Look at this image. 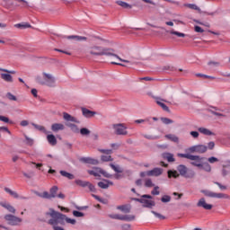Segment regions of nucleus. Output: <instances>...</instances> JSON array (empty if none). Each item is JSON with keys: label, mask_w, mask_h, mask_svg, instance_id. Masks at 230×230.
<instances>
[{"label": "nucleus", "mask_w": 230, "mask_h": 230, "mask_svg": "<svg viewBox=\"0 0 230 230\" xmlns=\"http://www.w3.org/2000/svg\"><path fill=\"white\" fill-rule=\"evenodd\" d=\"M75 184H77L78 186H82L83 188H85V186H87V181H84L82 180H76Z\"/></svg>", "instance_id": "nucleus-47"}, {"label": "nucleus", "mask_w": 230, "mask_h": 230, "mask_svg": "<svg viewBox=\"0 0 230 230\" xmlns=\"http://www.w3.org/2000/svg\"><path fill=\"white\" fill-rule=\"evenodd\" d=\"M23 177H25L26 179H31V177H33V172H22Z\"/></svg>", "instance_id": "nucleus-41"}, {"label": "nucleus", "mask_w": 230, "mask_h": 230, "mask_svg": "<svg viewBox=\"0 0 230 230\" xmlns=\"http://www.w3.org/2000/svg\"><path fill=\"white\" fill-rule=\"evenodd\" d=\"M162 157L164 159H165L166 161H168V163H174L175 162V158L173 157V154L171 153H164L162 155Z\"/></svg>", "instance_id": "nucleus-18"}, {"label": "nucleus", "mask_w": 230, "mask_h": 230, "mask_svg": "<svg viewBox=\"0 0 230 230\" xmlns=\"http://www.w3.org/2000/svg\"><path fill=\"white\" fill-rule=\"evenodd\" d=\"M32 127H34V128H36V130H40L41 132L46 131V128H44V126H40V125L32 123Z\"/></svg>", "instance_id": "nucleus-45"}, {"label": "nucleus", "mask_w": 230, "mask_h": 230, "mask_svg": "<svg viewBox=\"0 0 230 230\" xmlns=\"http://www.w3.org/2000/svg\"><path fill=\"white\" fill-rule=\"evenodd\" d=\"M47 140L49 143V145H51L52 146H55V145H57V137H55V135H48L47 136Z\"/></svg>", "instance_id": "nucleus-21"}, {"label": "nucleus", "mask_w": 230, "mask_h": 230, "mask_svg": "<svg viewBox=\"0 0 230 230\" xmlns=\"http://www.w3.org/2000/svg\"><path fill=\"white\" fill-rule=\"evenodd\" d=\"M153 197L151 195H143L140 199H137L140 204H142L143 208H148L152 209L155 206V201H154Z\"/></svg>", "instance_id": "nucleus-5"}, {"label": "nucleus", "mask_w": 230, "mask_h": 230, "mask_svg": "<svg viewBox=\"0 0 230 230\" xmlns=\"http://www.w3.org/2000/svg\"><path fill=\"white\" fill-rule=\"evenodd\" d=\"M144 186H145V188H154V186H155V183H154V181H152V179L146 178V179L144 181Z\"/></svg>", "instance_id": "nucleus-27"}, {"label": "nucleus", "mask_w": 230, "mask_h": 230, "mask_svg": "<svg viewBox=\"0 0 230 230\" xmlns=\"http://www.w3.org/2000/svg\"><path fill=\"white\" fill-rule=\"evenodd\" d=\"M86 163H88V164H99L98 160L93 158H87Z\"/></svg>", "instance_id": "nucleus-49"}, {"label": "nucleus", "mask_w": 230, "mask_h": 230, "mask_svg": "<svg viewBox=\"0 0 230 230\" xmlns=\"http://www.w3.org/2000/svg\"><path fill=\"white\" fill-rule=\"evenodd\" d=\"M187 8H190V10H197L198 12H200V8L197 6L195 4H185Z\"/></svg>", "instance_id": "nucleus-39"}, {"label": "nucleus", "mask_w": 230, "mask_h": 230, "mask_svg": "<svg viewBox=\"0 0 230 230\" xmlns=\"http://www.w3.org/2000/svg\"><path fill=\"white\" fill-rule=\"evenodd\" d=\"M177 155H178V157H183L184 159H190L191 158V155H190V154H181V153H179Z\"/></svg>", "instance_id": "nucleus-55"}, {"label": "nucleus", "mask_w": 230, "mask_h": 230, "mask_svg": "<svg viewBox=\"0 0 230 230\" xmlns=\"http://www.w3.org/2000/svg\"><path fill=\"white\" fill-rule=\"evenodd\" d=\"M202 157L199 155H191L190 161L192 166H196L197 168H200L204 170V172H208V173L211 172V165L208 163L202 164Z\"/></svg>", "instance_id": "nucleus-3"}, {"label": "nucleus", "mask_w": 230, "mask_h": 230, "mask_svg": "<svg viewBox=\"0 0 230 230\" xmlns=\"http://www.w3.org/2000/svg\"><path fill=\"white\" fill-rule=\"evenodd\" d=\"M4 220L7 222V224H9V226H19L22 223V218L10 214L4 216Z\"/></svg>", "instance_id": "nucleus-8"}, {"label": "nucleus", "mask_w": 230, "mask_h": 230, "mask_svg": "<svg viewBox=\"0 0 230 230\" xmlns=\"http://www.w3.org/2000/svg\"><path fill=\"white\" fill-rule=\"evenodd\" d=\"M63 119L71 123H80V120L67 112H63Z\"/></svg>", "instance_id": "nucleus-12"}, {"label": "nucleus", "mask_w": 230, "mask_h": 230, "mask_svg": "<svg viewBox=\"0 0 230 230\" xmlns=\"http://www.w3.org/2000/svg\"><path fill=\"white\" fill-rule=\"evenodd\" d=\"M90 55H93V57H114V58H117V60H119V62H124V64H130L131 66L136 64L134 58H131L130 59H123L114 53V49L103 47H92L90 49Z\"/></svg>", "instance_id": "nucleus-1"}, {"label": "nucleus", "mask_w": 230, "mask_h": 230, "mask_svg": "<svg viewBox=\"0 0 230 230\" xmlns=\"http://www.w3.org/2000/svg\"><path fill=\"white\" fill-rule=\"evenodd\" d=\"M167 173L169 179H172V177H173V179H177V177H179V172H177V171L169 170Z\"/></svg>", "instance_id": "nucleus-33"}, {"label": "nucleus", "mask_w": 230, "mask_h": 230, "mask_svg": "<svg viewBox=\"0 0 230 230\" xmlns=\"http://www.w3.org/2000/svg\"><path fill=\"white\" fill-rule=\"evenodd\" d=\"M0 71H2V73L0 74L2 80L9 83L13 82V76H12V75H15V71L8 70L6 68H0Z\"/></svg>", "instance_id": "nucleus-7"}, {"label": "nucleus", "mask_w": 230, "mask_h": 230, "mask_svg": "<svg viewBox=\"0 0 230 230\" xmlns=\"http://www.w3.org/2000/svg\"><path fill=\"white\" fill-rule=\"evenodd\" d=\"M86 186L89 188L90 191H96V189L94 188V185L89 183L88 181H87Z\"/></svg>", "instance_id": "nucleus-63"}, {"label": "nucleus", "mask_w": 230, "mask_h": 230, "mask_svg": "<svg viewBox=\"0 0 230 230\" xmlns=\"http://www.w3.org/2000/svg\"><path fill=\"white\" fill-rule=\"evenodd\" d=\"M79 132L81 136H91V130L87 128H82Z\"/></svg>", "instance_id": "nucleus-36"}, {"label": "nucleus", "mask_w": 230, "mask_h": 230, "mask_svg": "<svg viewBox=\"0 0 230 230\" xmlns=\"http://www.w3.org/2000/svg\"><path fill=\"white\" fill-rule=\"evenodd\" d=\"M36 84L47 85V87H57V78L55 75L48 70H43L35 77Z\"/></svg>", "instance_id": "nucleus-2"}, {"label": "nucleus", "mask_w": 230, "mask_h": 230, "mask_svg": "<svg viewBox=\"0 0 230 230\" xmlns=\"http://www.w3.org/2000/svg\"><path fill=\"white\" fill-rule=\"evenodd\" d=\"M111 128L117 136H127L128 131H127V126L123 123L112 124Z\"/></svg>", "instance_id": "nucleus-6"}, {"label": "nucleus", "mask_w": 230, "mask_h": 230, "mask_svg": "<svg viewBox=\"0 0 230 230\" xmlns=\"http://www.w3.org/2000/svg\"><path fill=\"white\" fill-rule=\"evenodd\" d=\"M15 28H31V25H30V23H17L15 24Z\"/></svg>", "instance_id": "nucleus-50"}, {"label": "nucleus", "mask_w": 230, "mask_h": 230, "mask_svg": "<svg viewBox=\"0 0 230 230\" xmlns=\"http://www.w3.org/2000/svg\"><path fill=\"white\" fill-rule=\"evenodd\" d=\"M160 175H163L162 168H154L148 171V177H159Z\"/></svg>", "instance_id": "nucleus-13"}, {"label": "nucleus", "mask_w": 230, "mask_h": 230, "mask_svg": "<svg viewBox=\"0 0 230 230\" xmlns=\"http://www.w3.org/2000/svg\"><path fill=\"white\" fill-rule=\"evenodd\" d=\"M24 137H25L26 145H28L29 146H33L35 140H33V138L28 137L27 135H24Z\"/></svg>", "instance_id": "nucleus-32"}, {"label": "nucleus", "mask_w": 230, "mask_h": 230, "mask_svg": "<svg viewBox=\"0 0 230 230\" xmlns=\"http://www.w3.org/2000/svg\"><path fill=\"white\" fill-rule=\"evenodd\" d=\"M196 148H197V154H206V152H208V146L204 145H197Z\"/></svg>", "instance_id": "nucleus-24"}, {"label": "nucleus", "mask_w": 230, "mask_h": 230, "mask_svg": "<svg viewBox=\"0 0 230 230\" xmlns=\"http://www.w3.org/2000/svg\"><path fill=\"white\" fill-rule=\"evenodd\" d=\"M196 76L200 77V78H210L211 80H215L214 76L207 75H203V74H196Z\"/></svg>", "instance_id": "nucleus-52"}, {"label": "nucleus", "mask_w": 230, "mask_h": 230, "mask_svg": "<svg viewBox=\"0 0 230 230\" xmlns=\"http://www.w3.org/2000/svg\"><path fill=\"white\" fill-rule=\"evenodd\" d=\"M142 136L143 137H145L146 139H149L150 141H155V139H159V137L150 135V134H143Z\"/></svg>", "instance_id": "nucleus-34"}, {"label": "nucleus", "mask_w": 230, "mask_h": 230, "mask_svg": "<svg viewBox=\"0 0 230 230\" xmlns=\"http://www.w3.org/2000/svg\"><path fill=\"white\" fill-rule=\"evenodd\" d=\"M0 121H3L4 123H12L10 122V119H8V117L0 115Z\"/></svg>", "instance_id": "nucleus-56"}, {"label": "nucleus", "mask_w": 230, "mask_h": 230, "mask_svg": "<svg viewBox=\"0 0 230 230\" xmlns=\"http://www.w3.org/2000/svg\"><path fill=\"white\" fill-rule=\"evenodd\" d=\"M111 150H118L119 148V144H111Z\"/></svg>", "instance_id": "nucleus-64"}, {"label": "nucleus", "mask_w": 230, "mask_h": 230, "mask_svg": "<svg viewBox=\"0 0 230 230\" xmlns=\"http://www.w3.org/2000/svg\"><path fill=\"white\" fill-rule=\"evenodd\" d=\"M178 172L180 174H181L183 177H186L187 179H191L195 177V172L191 171L190 172L188 173V168L184 165H179L177 167Z\"/></svg>", "instance_id": "nucleus-10"}, {"label": "nucleus", "mask_w": 230, "mask_h": 230, "mask_svg": "<svg viewBox=\"0 0 230 230\" xmlns=\"http://www.w3.org/2000/svg\"><path fill=\"white\" fill-rule=\"evenodd\" d=\"M41 197H42V199H52L51 194H49V192H48V191L42 192Z\"/></svg>", "instance_id": "nucleus-57"}, {"label": "nucleus", "mask_w": 230, "mask_h": 230, "mask_svg": "<svg viewBox=\"0 0 230 230\" xmlns=\"http://www.w3.org/2000/svg\"><path fill=\"white\" fill-rule=\"evenodd\" d=\"M198 130L199 132H200V134H203L204 136H215V133H213V131L206 128L201 127V128H199Z\"/></svg>", "instance_id": "nucleus-20"}, {"label": "nucleus", "mask_w": 230, "mask_h": 230, "mask_svg": "<svg viewBox=\"0 0 230 230\" xmlns=\"http://www.w3.org/2000/svg\"><path fill=\"white\" fill-rule=\"evenodd\" d=\"M21 127H28L30 125V121L23 119L20 122Z\"/></svg>", "instance_id": "nucleus-62"}, {"label": "nucleus", "mask_w": 230, "mask_h": 230, "mask_svg": "<svg viewBox=\"0 0 230 230\" xmlns=\"http://www.w3.org/2000/svg\"><path fill=\"white\" fill-rule=\"evenodd\" d=\"M194 31L196 33H204V30L200 28V26H195Z\"/></svg>", "instance_id": "nucleus-61"}, {"label": "nucleus", "mask_w": 230, "mask_h": 230, "mask_svg": "<svg viewBox=\"0 0 230 230\" xmlns=\"http://www.w3.org/2000/svg\"><path fill=\"white\" fill-rule=\"evenodd\" d=\"M190 134L191 137H193L194 139L199 138V134L198 131H190Z\"/></svg>", "instance_id": "nucleus-60"}, {"label": "nucleus", "mask_w": 230, "mask_h": 230, "mask_svg": "<svg viewBox=\"0 0 230 230\" xmlns=\"http://www.w3.org/2000/svg\"><path fill=\"white\" fill-rule=\"evenodd\" d=\"M57 191H58V187L57 186H53L50 190H49V194H50V197L52 199H55V197H57Z\"/></svg>", "instance_id": "nucleus-31"}, {"label": "nucleus", "mask_w": 230, "mask_h": 230, "mask_svg": "<svg viewBox=\"0 0 230 230\" xmlns=\"http://www.w3.org/2000/svg\"><path fill=\"white\" fill-rule=\"evenodd\" d=\"M110 166L111 168H112V170H114V172H116V173H121L123 172V170L121 169V167H119V165L111 164Z\"/></svg>", "instance_id": "nucleus-37"}, {"label": "nucleus", "mask_w": 230, "mask_h": 230, "mask_svg": "<svg viewBox=\"0 0 230 230\" xmlns=\"http://www.w3.org/2000/svg\"><path fill=\"white\" fill-rule=\"evenodd\" d=\"M201 193H204L206 197H210L212 199H215V192L211 190H201Z\"/></svg>", "instance_id": "nucleus-40"}, {"label": "nucleus", "mask_w": 230, "mask_h": 230, "mask_svg": "<svg viewBox=\"0 0 230 230\" xmlns=\"http://www.w3.org/2000/svg\"><path fill=\"white\" fill-rule=\"evenodd\" d=\"M161 121L164 124V125H171L172 123H173L172 119H170L168 118H162Z\"/></svg>", "instance_id": "nucleus-43"}, {"label": "nucleus", "mask_w": 230, "mask_h": 230, "mask_svg": "<svg viewBox=\"0 0 230 230\" xmlns=\"http://www.w3.org/2000/svg\"><path fill=\"white\" fill-rule=\"evenodd\" d=\"M110 218H113L115 220H123L124 222H132L136 217L130 215L111 214Z\"/></svg>", "instance_id": "nucleus-9"}, {"label": "nucleus", "mask_w": 230, "mask_h": 230, "mask_svg": "<svg viewBox=\"0 0 230 230\" xmlns=\"http://www.w3.org/2000/svg\"><path fill=\"white\" fill-rule=\"evenodd\" d=\"M5 193H8L11 197H13V199H19V194L15 190H12L10 188H4Z\"/></svg>", "instance_id": "nucleus-22"}, {"label": "nucleus", "mask_w": 230, "mask_h": 230, "mask_svg": "<svg viewBox=\"0 0 230 230\" xmlns=\"http://www.w3.org/2000/svg\"><path fill=\"white\" fill-rule=\"evenodd\" d=\"M226 170H230V162L228 164L223 166V175H227Z\"/></svg>", "instance_id": "nucleus-59"}, {"label": "nucleus", "mask_w": 230, "mask_h": 230, "mask_svg": "<svg viewBox=\"0 0 230 230\" xmlns=\"http://www.w3.org/2000/svg\"><path fill=\"white\" fill-rule=\"evenodd\" d=\"M198 208H203V209H213V205L211 204H208V202H206V199L201 198L197 204Z\"/></svg>", "instance_id": "nucleus-11"}, {"label": "nucleus", "mask_w": 230, "mask_h": 230, "mask_svg": "<svg viewBox=\"0 0 230 230\" xmlns=\"http://www.w3.org/2000/svg\"><path fill=\"white\" fill-rule=\"evenodd\" d=\"M66 128V126L62 123H54L51 125V130L52 132H58V130H64Z\"/></svg>", "instance_id": "nucleus-16"}, {"label": "nucleus", "mask_w": 230, "mask_h": 230, "mask_svg": "<svg viewBox=\"0 0 230 230\" xmlns=\"http://www.w3.org/2000/svg\"><path fill=\"white\" fill-rule=\"evenodd\" d=\"M208 161L210 163V164H215V163H218V158L211 156L208 159Z\"/></svg>", "instance_id": "nucleus-53"}, {"label": "nucleus", "mask_w": 230, "mask_h": 230, "mask_svg": "<svg viewBox=\"0 0 230 230\" xmlns=\"http://www.w3.org/2000/svg\"><path fill=\"white\" fill-rule=\"evenodd\" d=\"M169 33H171V35H176L177 37H186V34L175 31H171Z\"/></svg>", "instance_id": "nucleus-44"}, {"label": "nucleus", "mask_w": 230, "mask_h": 230, "mask_svg": "<svg viewBox=\"0 0 230 230\" xmlns=\"http://www.w3.org/2000/svg\"><path fill=\"white\" fill-rule=\"evenodd\" d=\"M82 114L84 116V118H94L96 116V111H90L86 108H82Z\"/></svg>", "instance_id": "nucleus-15"}, {"label": "nucleus", "mask_w": 230, "mask_h": 230, "mask_svg": "<svg viewBox=\"0 0 230 230\" xmlns=\"http://www.w3.org/2000/svg\"><path fill=\"white\" fill-rule=\"evenodd\" d=\"M157 105H159L160 107H162V109H164L166 112L170 111V109L168 108V106H166V104H164V102H163V101L161 100H157L156 101Z\"/></svg>", "instance_id": "nucleus-35"}, {"label": "nucleus", "mask_w": 230, "mask_h": 230, "mask_svg": "<svg viewBox=\"0 0 230 230\" xmlns=\"http://www.w3.org/2000/svg\"><path fill=\"white\" fill-rule=\"evenodd\" d=\"M154 189H153V190L151 191V193L153 194V195H160V193H161V191H159V186H154L153 187Z\"/></svg>", "instance_id": "nucleus-48"}, {"label": "nucleus", "mask_w": 230, "mask_h": 230, "mask_svg": "<svg viewBox=\"0 0 230 230\" xmlns=\"http://www.w3.org/2000/svg\"><path fill=\"white\" fill-rule=\"evenodd\" d=\"M59 173L60 175H62V177H66V179H69V181H73V179H75V175L71 172H67L66 171H60Z\"/></svg>", "instance_id": "nucleus-26"}, {"label": "nucleus", "mask_w": 230, "mask_h": 230, "mask_svg": "<svg viewBox=\"0 0 230 230\" xmlns=\"http://www.w3.org/2000/svg\"><path fill=\"white\" fill-rule=\"evenodd\" d=\"M114 183L112 181H110L108 180H103L102 181H100L98 183L99 188H102V190H107L109 186H112Z\"/></svg>", "instance_id": "nucleus-17"}, {"label": "nucleus", "mask_w": 230, "mask_h": 230, "mask_svg": "<svg viewBox=\"0 0 230 230\" xmlns=\"http://www.w3.org/2000/svg\"><path fill=\"white\" fill-rule=\"evenodd\" d=\"M66 127H68V128H70V130L75 134H78V132H80V128H78V126H76V124L67 123Z\"/></svg>", "instance_id": "nucleus-25"}, {"label": "nucleus", "mask_w": 230, "mask_h": 230, "mask_svg": "<svg viewBox=\"0 0 230 230\" xmlns=\"http://www.w3.org/2000/svg\"><path fill=\"white\" fill-rule=\"evenodd\" d=\"M189 154H197V146H192L186 149Z\"/></svg>", "instance_id": "nucleus-42"}, {"label": "nucleus", "mask_w": 230, "mask_h": 230, "mask_svg": "<svg viewBox=\"0 0 230 230\" xmlns=\"http://www.w3.org/2000/svg\"><path fill=\"white\" fill-rule=\"evenodd\" d=\"M0 206H2V208H4V209H7L9 213H13V215H15V208H13V206H12L10 203L6 201H2L0 202Z\"/></svg>", "instance_id": "nucleus-14"}, {"label": "nucleus", "mask_w": 230, "mask_h": 230, "mask_svg": "<svg viewBox=\"0 0 230 230\" xmlns=\"http://www.w3.org/2000/svg\"><path fill=\"white\" fill-rule=\"evenodd\" d=\"M93 199H95L98 200L99 202H102V204H106V203H107V201H105V199H102V198H100V197L97 196V195L93 194Z\"/></svg>", "instance_id": "nucleus-58"}, {"label": "nucleus", "mask_w": 230, "mask_h": 230, "mask_svg": "<svg viewBox=\"0 0 230 230\" xmlns=\"http://www.w3.org/2000/svg\"><path fill=\"white\" fill-rule=\"evenodd\" d=\"M69 40H75V42H82L84 40H87V38L82 37V36H76V35H72L66 37Z\"/></svg>", "instance_id": "nucleus-19"}, {"label": "nucleus", "mask_w": 230, "mask_h": 230, "mask_svg": "<svg viewBox=\"0 0 230 230\" xmlns=\"http://www.w3.org/2000/svg\"><path fill=\"white\" fill-rule=\"evenodd\" d=\"M214 199H229L230 197L227 194L215 192Z\"/></svg>", "instance_id": "nucleus-29"}, {"label": "nucleus", "mask_w": 230, "mask_h": 230, "mask_svg": "<svg viewBox=\"0 0 230 230\" xmlns=\"http://www.w3.org/2000/svg\"><path fill=\"white\" fill-rule=\"evenodd\" d=\"M73 215H74V217H76L77 218H82V217H84V213H82L80 211H76V210L73 211Z\"/></svg>", "instance_id": "nucleus-54"}, {"label": "nucleus", "mask_w": 230, "mask_h": 230, "mask_svg": "<svg viewBox=\"0 0 230 230\" xmlns=\"http://www.w3.org/2000/svg\"><path fill=\"white\" fill-rule=\"evenodd\" d=\"M5 97L7 98V100H9L10 102H18V98L17 96L13 95V93H7L5 94Z\"/></svg>", "instance_id": "nucleus-28"}, {"label": "nucleus", "mask_w": 230, "mask_h": 230, "mask_svg": "<svg viewBox=\"0 0 230 230\" xmlns=\"http://www.w3.org/2000/svg\"><path fill=\"white\" fill-rule=\"evenodd\" d=\"M170 200H172V197L168 195H164L161 199V201L164 202V204H166L167 202H170Z\"/></svg>", "instance_id": "nucleus-46"}, {"label": "nucleus", "mask_w": 230, "mask_h": 230, "mask_svg": "<svg viewBox=\"0 0 230 230\" xmlns=\"http://www.w3.org/2000/svg\"><path fill=\"white\" fill-rule=\"evenodd\" d=\"M101 161H102V163H111L114 161V159L111 155H102Z\"/></svg>", "instance_id": "nucleus-30"}, {"label": "nucleus", "mask_w": 230, "mask_h": 230, "mask_svg": "<svg viewBox=\"0 0 230 230\" xmlns=\"http://www.w3.org/2000/svg\"><path fill=\"white\" fill-rule=\"evenodd\" d=\"M117 4H119V6H121L122 8H132V5L123 1H117Z\"/></svg>", "instance_id": "nucleus-38"}, {"label": "nucleus", "mask_w": 230, "mask_h": 230, "mask_svg": "<svg viewBox=\"0 0 230 230\" xmlns=\"http://www.w3.org/2000/svg\"><path fill=\"white\" fill-rule=\"evenodd\" d=\"M165 138L169 139V141H172V143H179V137H177V135H173V134H168L165 135Z\"/></svg>", "instance_id": "nucleus-23"}, {"label": "nucleus", "mask_w": 230, "mask_h": 230, "mask_svg": "<svg viewBox=\"0 0 230 230\" xmlns=\"http://www.w3.org/2000/svg\"><path fill=\"white\" fill-rule=\"evenodd\" d=\"M88 173L89 175H93V177L102 176L106 177V179H112V174L100 167H93L92 170H88Z\"/></svg>", "instance_id": "nucleus-4"}, {"label": "nucleus", "mask_w": 230, "mask_h": 230, "mask_svg": "<svg viewBox=\"0 0 230 230\" xmlns=\"http://www.w3.org/2000/svg\"><path fill=\"white\" fill-rule=\"evenodd\" d=\"M101 154H106V155H111L112 154V149H100Z\"/></svg>", "instance_id": "nucleus-51"}]
</instances>
